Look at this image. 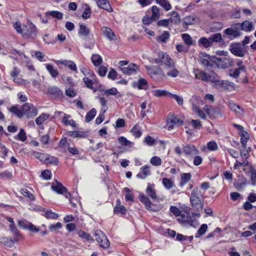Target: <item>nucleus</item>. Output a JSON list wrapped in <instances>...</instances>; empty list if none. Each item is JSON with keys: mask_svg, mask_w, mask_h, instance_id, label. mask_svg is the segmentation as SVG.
Masks as SVG:
<instances>
[{"mask_svg": "<svg viewBox=\"0 0 256 256\" xmlns=\"http://www.w3.org/2000/svg\"><path fill=\"white\" fill-rule=\"evenodd\" d=\"M195 78L196 79L200 80L204 82H211L215 85L222 84L223 82L219 80V76L214 72H210V74L204 72L203 70H200L197 69L194 71Z\"/></svg>", "mask_w": 256, "mask_h": 256, "instance_id": "nucleus-1", "label": "nucleus"}, {"mask_svg": "<svg viewBox=\"0 0 256 256\" xmlns=\"http://www.w3.org/2000/svg\"><path fill=\"white\" fill-rule=\"evenodd\" d=\"M201 197L200 190L198 188H194L192 190L190 197L192 206L197 208H202L203 207V202Z\"/></svg>", "mask_w": 256, "mask_h": 256, "instance_id": "nucleus-2", "label": "nucleus"}, {"mask_svg": "<svg viewBox=\"0 0 256 256\" xmlns=\"http://www.w3.org/2000/svg\"><path fill=\"white\" fill-rule=\"evenodd\" d=\"M204 110L206 112L210 118L216 119L218 118H222L224 112L220 107L213 108L208 105L204 106Z\"/></svg>", "mask_w": 256, "mask_h": 256, "instance_id": "nucleus-3", "label": "nucleus"}, {"mask_svg": "<svg viewBox=\"0 0 256 256\" xmlns=\"http://www.w3.org/2000/svg\"><path fill=\"white\" fill-rule=\"evenodd\" d=\"M229 50L234 56L238 57H243L246 52L244 46L240 43L232 42L230 45Z\"/></svg>", "mask_w": 256, "mask_h": 256, "instance_id": "nucleus-4", "label": "nucleus"}, {"mask_svg": "<svg viewBox=\"0 0 256 256\" xmlns=\"http://www.w3.org/2000/svg\"><path fill=\"white\" fill-rule=\"evenodd\" d=\"M239 23L232 25L230 28H227L224 31V34L226 35L230 40L238 38L241 34Z\"/></svg>", "mask_w": 256, "mask_h": 256, "instance_id": "nucleus-5", "label": "nucleus"}, {"mask_svg": "<svg viewBox=\"0 0 256 256\" xmlns=\"http://www.w3.org/2000/svg\"><path fill=\"white\" fill-rule=\"evenodd\" d=\"M96 240L100 247L107 248L110 246V243L106 236L100 230H96L94 233Z\"/></svg>", "mask_w": 256, "mask_h": 256, "instance_id": "nucleus-6", "label": "nucleus"}, {"mask_svg": "<svg viewBox=\"0 0 256 256\" xmlns=\"http://www.w3.org/2000/svg\"><path fill=\"white\" fill-rule=\"evenodd\" d=\"M51 188L56 192L63 194L66 198H68L70 200V193L68 192L67 188L62 183L56 181V182L52 184Z\"/></svg>", "mask_w": 256, "mask_h": 256, "instance_id": "nucleus-7", "label": "nucleus"}, {"mask_svg": "<svg viewBox=\"0 0 256 256\" xmlns=\"http://www.w3.org/2000/svg\"><path fill=\"white\" fill-rule=\"evenodd\" d=\"M158 56L161 58V65H164L166 70L170 69L174 66L173 60L166 52H160Z\"/></svg>", "mask_w": 256, "mask_h": 256, "instance_id": "nucleus-8", "label": "nucleus"}, {"mask_svg": "<svg viewBox=\"0 0 256 256\" xmlns=\"http://www.w3.org/2000/svg\"><path fill=\"white\" fill-rule=\"evenodd\" d=\"M23 116L25 115L28 118L36 116L38 114V109L34 105L30 103H26L22 106Z\"/></svg>", "mask_w": 256, "mask_h": 256, "instance_id": "nucleus-9", "label": "nucleus"}, {"mask_svg": "<svg viewBox=\"0 0 256 256\" xmlns=\"http://www.w3.org/2000/svg\"><path fill=\"white\" fill-rule=\"evenodd\" d=\"M215 63L218 68H226L233 66L234 60L230 57L216 58Z\"/></svg>", "mask_w": 256, "mask_h": 256, "instance_id": "nucleus-10", "label": "nucleus"}, {"mask_svg": "<svg viewBox=\"0 0 256 256\" xmlns=\"http://www.w3.org/2000/svg\"><path fill=\"white\" fill-rule=\"evenodd\" d=\"M177 220L179 223L182 224L185 226L188 225L189 226L196 228V226L194 224V220H193L192 217L188 212L182 214L180 217L177 219Z\"/></svg>", "mask_w": 256, "mask_h": 256, "instance_id": "nucleus-11", "label": "nucleus"}, {"mask_svg": "<svg viewBox=\"0 0 256 256\" xmlns=\"http://www.w3.org/2000/svg\"><path fill=\"white\" fill-rule=\"evenodd\" d=\"M36 26L32 23L24 26H23V32L22 36L26 38H34L36 36Z\"/></svg>", "mask_w": 256, "mask_h": 256, "instance_id": "nucleus-12", "label": "nucleus"}, {"mask_svg": "<svg viewBox=\"0 0 256 256\" xmlns=\"http://www.w3.org/2000/svg\"><path fill=\"white\" fill-rule=\"evenodd\" d=\"M83 81L86 86L91 90H94L93 84L96 82L95 75L92 72L88 71L86 74H84Z\"/></svg>", "mask_w": 256, "mask_h": 256, "instance_id": "nucleus-13", "label": "nucleus"}, {"mask_svg": "<svg viewBox=\"0 0 256 256\" xmlns=\"http://www.w3.org/2000/svg\"><path fill=\"white\" fill-rule=\"evenodd\" d=\"M184 154L188 158H192L198 154V150L192 144H186L182 148Z\"/></svg>", "mask_w": 256, "mask_h": 256, "instance_id": "nucleus-14", "label": "nucleus"}, {"mask_svg": "<svg viewBox=\"0 0 256 256\" xmlns=\"http://www.w3.org/2000/svg\"><path fill=\"white\" fill-rule=\"evenodd\" d=\"M183 124V120L174 115L169 114L167 120V126L169 129L174 128V126H180Z\"/></svg>", "mask_w": 256, "mask_h": 256, "instance_id": "nucleus-15", "label": "nucleus"}, {"mask_svg": "<svg viewBox=\"0 0 256 256\" xmlns=\"http://www.w3.org/2000/svg\"><path fill=\"white\" fill-rule=\"evenodd\" d=\"M216 57H212L206 53L202 54L200 57V63L206 67L212 68L213 66L214 63L215 62Z\"/></svg>", "mask_w": 256, "mask_h": 256, "instance_id": "nucleus-16", "label": "nucleus"}, {"mask_svg": "<svg viewBox=\"0 0 256 256\" xmlns=\"http://www.w3.org/2000/svg\"><path fill=\"white\" fill-rule=\"evenodd\" d=\"M101 32L102 34L110 40L112 41L116 40V35L110 28L107 26H102L101 28Z\"/></svg>", "mask_w": 256, "mask_h": 256, "instance_id": "nucleus-17", "label": "nucleus"}, {"mask_svg": "<svg viewBox=\"0 0 256 256\" xmlns=\"http://www.w3.org/2000/svg\"><path fill=\"white\" fill-rule=\"evenodd\" d=\"M47 94H50L55 98H61L62 96V92L58 86H50L48 88Z\"/></svg>", "mask_w": 256, "mask_h": 256, "instance_id": "nucleus-18", "label": "nucleus"}, {"mask_svg": "<svg viewBox=\"0 0 256 256\" xmlns=\"http://www.w3.org/2000/svg\"><path fill=\"white\" fill-rule=\"evenodd\" d=\"M140 172L136 174V178L140 179H144L151 174L150 167L145 165L140 168Z\"/></svg>", "mask_w": 256, "mask_h": 256, "instance_id": "nucleus-19", "label": "nucleus"}, {"mask_svg": "<svg viewBox=\"0 0 256 256\" xmlns=\"http://www.w3.org/2000/svg\"><path fill=\"white\" fill-rule=\"evenodd\" d=\"M120 68L124 74L130 75L137 72L138 66L136 64L131 63L127 67Z\"/></svg>", "mask_w": 256, "mask_h": 256, "instance_id": "nucleus-20", "label": "nucleus"}, {"mask_svg": "<svg viewBox=\"0 0 256 256\" xmlns=\"http://www.w3.org/2000/svg\"><path fill=\"white\" fill-rule=\"evenodd\" d=\"M96 4L98 8L104 10L108 12L113 11V8L108 0H98L96 1Z\"/></svg>", "mask_w": 256, "mask_h": 256, "instance_id": "nucleus-21", "label": "nucleus"}, {"mask_svg": "<svg viewBox=\"0 0 256 256\" xmlns=\"http://www.w3.org/2000/svg\"><path fill=\"white\" fill-rule=\"evenodd\" d=\"M146 194L152 200L157 198L156 190H155V185L154 184H148L146 190Z\"/></svg>", "mask_w": 256, "mask_h": 256, "instance_id": "nucleus-22", "label": "nucleus"}, {"mask_svg": "<svg viewBox=\"0 0 256 256\" xmlns=\"http://www.w3.org/2000/svg\"><path fill=\"white\" fill-rule=\"evenodd\" d=\"M133 86H137L138 90H146L148 88V82L144 78H140L137 82H134Z\"/></svg>", "mask_w": 256, "mask_h": 256, "instance_id": "nucleus-23", "label": "nucleus"}, {"mask_svg": "<svg viewBox=\"0 0 256 256\" xmlns=\"http://www.w3.org/2000/svg\"><path fill=\"white\" fill-rule=\"evenodd\" d=\"M58 63H60L68 67L72 70L77 72V67L76 64L72 60H60L57 62Z\"/></svg>", "mask_w": 256, "mask_h": 256, "instance_id": "nucleus-24", "label": "nucleus"}, {"mask_svg": "<svg viewBox=\"0 0 256 256\" xmlns=\"http://www.w3.org/2000/svg\"><path fill=\"white\" fill-rule=\"evenodd\" d=\"M45 66L49 74L52 78H56L58 76L59 72L58 70V68H55L53 65L46 64H45Z\"/></svg>", "mask_w": 256, "mask_h": 256, "instance_id": "nucleus-25", "label": "nucleus"}, {"mask_svg": "<svg viewBox=\"0 0 256 256\" xmlns=\"http://www.w3.org/2000/svg\"><path fill=\"white\" fill-rule=\"evenodd\" d=\"M10 230L11 232L15 236L14 240L19 241L23 239L22 236L20 234L18 230L16 228L15 224H10Z\"/></svg>", "mask_w": 256, "mask_h": 256, "instance_id": "nucleus-26", "label": "nucleus"}, {"mask_svg": "<svg viewBox=\"0 0 256 256\" xmlns=\"http://www.w3.org/2000/svg\"><path fill=\"white\" fill-rule=\"evenodd\" d=\"M68 135L73 138H83L88 136L86 132L84 131H69Z\"/></svg>", "mask_w": 256, "mask_h": 256, "instance_id": "nucleus-27", "label": "nucleus"}, {"mask_svg": "<svg viewBox=\"0 0 256 256\" xmlns=\"http://www.w3.org/2000/svg\"><path fill=\"white\" fill-rule=\"evenodd\" d=\"M140 201L142 203L144 204V205L146 206V208L148 210H152V211H154L155 210L154 209H153L152 208V204L150 200L148 198V197H146V196H144L143 194L142 195H140Z\"/></svg>", "mask_w": 256, "mask_h": 256, "instance_id": "nucleus-28", "label": "nucleus"}, {"mask_svg": "<svg viewBox=\"0 0 256 256\" xmlns=\"http://www.w3.org/2000/svg\"><path fill=\"white\" fill-rule=\"evenodd\" d=\"M228 106L231 110L234 112L236 114H240L243 112V109L240 106L236 104L232 101H228Z\"/></svg>", "mask_w": 256, "mask_h": 256, "instance_id": "nucleus-29", "label": "nucleus"}, {"mask_svg": "<svg viewBox=\"0 0 256 256\" xmlns=\"http://www.w3.org/2000/svg\"><path fill=\"white\" fill-rule=\"evenodd\" d=\"M240 28L246 32H250L252 29V24L248 20H244L242 24H239Z\"/></svg>", "mask_w": 256, "mask_h": 256, "instance_id": "nucleus-30", "label": "nucleus"}, {"mask_svg": "<svg viewBox=\"0 0 256 256\" xmlns=\"http://www.w3.org/2000/svg\"><path fill=\"white\" fill-rule=\"evenodd\" d=\"M218 146L216 142L214 140L210 141L207 143L206 147H204L202 150L203 152H206V150L210 151H216L218 150Z\"/></svg>", "mask_w": 256, "mask_h": 256, "instance_id": "nucleus-31", "label": "nucleus"}, {"mask_svg": "<svg viewBox=\"0 0 256 256\" xmlns=\"http://www.w3.org/2000/svg\"><path fill=\"white\" fill-rule=\"evenodd\" d=\"M114 212L116 214H126V209L123 206L120 205V200H116V205L114 208Z\"/></svg>", "mask_w": 256, "mask_h": 256, "instance_id": "nucleus-32", "label": "nucleus"}, {"mask_svg": "<svg viewBox=\"0 0 256 256\" xmlns=\"http://www.w3.org/2000/svg\"><path fill=\"white\" fill-rule=\"evenodd\" d=\"M162 184L165 188L168 190L173 188L174 186V181L168 178H163L162 179Z\"/></svg>", "mask_w": 256, "mask_h": 256, "instance_id": "nucleus-33", "label": "nucleus"}, {"mask_svg": "<svg viewBox=\"0 0 256 256\" xmlns=\"http://www.w3.org/2000/svg\"><path fill=\"white\" fill-rule=\"evenodd\" d=\"M156 2L166 11L172 9V6L168 0H156Z\"/></svg>", "mask_w": 256, "mask_h": 256, "instance_id": "nucleus-34", "label": "nucleus"}, {"mask_svg": "<svg viewBox=\"0 0 256 256\" xmlns=\"http://www.w3.org/2000/svg\"><path fill=\"white\" fill-rule=\"evenodd\" d=\"M199 45H202L204 48H208L212 46V43L210 38H208L203 37L198 40Z\"/></svg>", "mask_w": 256, "mask_h": 256, "instance_id": "nucleus-35", "label": "nucleus"}, {"mask_svg": "<svg viewBox=\"0 0 256 256\" xmlns=\"http://www.w3.org/2000/svg\"><path fill=\"white\" fill-rule=\"evenodd\" d=\"M198 21V18L194 16H190L184 18V24L186 26L192 25Z\"/></svg>", "mask_w": 256, "mask_h": 256, "instance_id": "nucleus-36", "label": "nucleus"}, {"mask_svg": "<svg viewBox=\"0 0 256 256\" xmlns=\"http://www.w3.org/2000/svg\"><path fill=\"white\" fill-rule=\"evenodd\" d=\"M192 178V174L190 173H184L182 174L180 177V186H183L188 183Z\"/></svg>", "mask_w": 256, "mask_h": 256, "instance_id": "nucleus-37", "label": "nucleus"}, {"mask_svg": "<svg viewBox=\"0 0 256 256\" xmlns=\"http://www.w3.org/2000/svg\"><path fill=\"white\" fill-rule=\"evenodd\" d=\"M46 160L44 162L45 164L58 165L59 163L58 159L56 157L46 154Z\"/></svg>", "mask_w": 256, "mask_h": 256, "instance_id": "nucleus-38", "label": "nucleus"}, {"mask_svg": "<svg viewBox=\"0 0 256 256\" xmlns=\"http://www.w3.org/2000/svg\"><path fill=\"white\" fill-rule=\"evenodd\" d=\"M64 117L62 119V122L66 125V126H70L72 127H76V124L75 122V121L73 120H68V118L70 117V115H68L66 114H64Z\"/></svg>", "mask_w": 256, "mask_h": 256, "instance_id": "nucleus-39", "label": "nucleus"}, {"mask_svg": "<svg viewBox=\"0 0 256 256\" xmlns=\"http://www.w3.org/2000/svg\"><path fill=\"white\" fill-rule=\"evenodd\" d=\"M9 110L20 118L23 116V110L20 109L18 105L12 106L10 108Z\"/></svg>", "mask_w": 256, "mask_h": 256, "instance_id": "nucleus-40", "label": "nucleus"}, {"mask_svg": "<svg viewBox=\"0 0 256 256\" xmlns=\"http://www.w3.org/2000/svg\"><path fill=\"white\" fill-rule=\"evenodd\" d=\"M104 94L107 96H109L112 95V96H117V98H119L121 96L120 94L118 91L117 89L115 88H112L110 89L106 90L104 91Z\"/></svg>", "mask_w": 256, "mask_h": 256, "instance_id": "nucleus-41", "label": "nucleus"}, {"mask_svg": "<svg viewBox=\"0 0 256 256\" xmlns=\"http://www.w3.org/2000/svg\"><path fill=\"white\" fill-rule=\"evenodd\" d=\"M18 242V241H15L14 238L12 240L8 239V238L5 237L0 238V242L8 247H12L14 242Z\"/></svg>", "mask_w": 256, "mask_h": 256, "instance_id": "nucleus-42", "label": "nucleus"}, {"mask_svg": "<svg viewBox=\"0 0 256 256\" xmlns=\"http://www.w3.org/2000/svg\"><path fill=\"white\" fill-rule=\"evenodd\" d=\"M190 102L192 104V110L199 108V102L200 101L202 102V101L200 100L199 96H194L190 100Z\"/></svg>", "mask_w": 256, "mask_h": 256, "instance_id": "nucleus-43", "label": "nucleus"}, {"mask_svg": "<svg viewBox=\"0 0 256 256\" xmlns=\"http://www.w3.org/2000/svg\"><path fill=\"white\" fill-rule=\"evenodd\" d=\"M154 96L156 97H161L163 96H169L170 92L164 90H156L152 91Z\"/></svg>", "mask_w": 256, "mask_h": 256, "instance_id": "nucleus-44", "label": "nucleus"}, {"mask_svg": "<svg viewBox=\"0 0 256 256\" xmlns=\"http://www.w3.org/2000/svg\"><path fill=\"white\" fill-rule=\"evenodd\" d=\"M90 33V30L84 24H80L79 26L78 34L84 36H88Z\"/></svg>", "mask_w": 256, "mask_h": 256, "instance_id": "nucleus-45", "label": "nucleus"}, {"mask_svg": "<svg viewBox=\"0 0 256 256\" xmlns=\"http://www.w3.org/2000/svg\"><path fill=\"white\" fill-rule=\"evenodd\" d=\"M170 33L164 31V33L156 38V41L160 42H166L170 38Z\"/></svg>", "mask_w": 256, "mask_h": 256, "instance_id": "nucleus-46", "label": "nucleus"}, {"mask_svg": "<svg viewBox=\"0 0 256 256\" xmlns=\"http://www.w3.org/2000/svg\"><path fill=\"white\" fill-rule=\"evenodd\" d=\"M168 19L170 22L175 24H178L180 22V16L176 11L172 12L170 17Z\"/></svg>", "mask_w": 256, "mask_h": 256, "instance_id": "nucleus-47", "label": "nucleus"}, {"mask_svg": "<svg viewBox=\"0 0 256 256\" xmlns=\"http://www.w3.org/2000/svg\"><path fill=\"white\" fill-rule=\"evenodd\" d=\"M208 230V226L206 224H202L198 228L197 232L195 234V238H198L204 235Z\"/></svg>", "mask_w": 256, "mask_h": 256, "instance_id": "nucleus-48", "label": "nucleus"}, {"mask_svg": "<svg viewBox=\"0 0 256 256\" xmlns=\"http://www.w3.org/2000/svg\"><path fill=\"white\" fill-rule=\"evenodd\" d=\"M78 234L80 237L90 242H92L94 241V240L90 235L83 230H79Z\"/></svg>", "mask_w": 256, "mask_h": 256, "instance_id": "nucleus-49", "label": "nucleus"}, {"mask_svg": "<svg viewBox=\"0 0 256 256\" xmlns=\"http://www.w3.org/2000/svg\"><path fill=\"white\" fill-rule=\"evenodd\" d=\"M92 62L94 66H100L102 61V58L98 54H92L91 58Z\"/></svg>", "mask_w": 256, "mask_h": 256, "instance_id": "nucleus-50", "label": "nucleus"}, {"mask_svg": "<svg viewBox=\"0 0 256 256\" xmlns=\"http://www.w3.org/2000/svg\"><path fill=\"white\" fill-rule=\"evenodd\" d=\"M49 114L43 113L36 119V123L37 125H41L45 120L49 118Z\"/></svg>", "mask_w": 256, "mask_h": 256, "instance_id": "nucleus-51", "label": "nucleus"}, {"mask_svg": "<svg viewBox=\"0 0 256 256\" xmlns=\"http://www.w3.org/2000/svg\"><path fill=\"white\" fill-rule=\"evenodd\" d=\"M21 194L25 197H26L30 200L34 201V196L26 188H22L20 190Z\"/></svg>", "mask_w": 256, "mask_h": 256, "instance_id": "nucleus-52", "label": "nucleus"}, {"mask_svg": "<svg viewBox=\"0 0 256 256\" xmlns=\"http://www.w3.org/2000/svg\"><path fill=\"white\" fill-rule=\"evenodd\" d=\"M96 109L92 108L90 111H89L86 116V122H87L91 121L96 116Z\"/></svg>", "mask_w": 256, "mask_h": 256, "instance_id": "nucleus-53", "label": "nucleus"}, {"mask_svg": "<svg viewBox=\"0 0 256 256\" xmlns=\"http://www.w3.org/2000/svg\"><path fill=\"white\" fill-rule=\"evenodd\" d=\"M152 15V17L153 20H158L160 16V10L159 8L156 6H154L151 8Z\"/></svg>", "mask_w": 256, "mask_h": 256, "instance_id": "nucleus-54", "label": "nucleus"}, {"mask_svg": "<svg viewBox=\"0 0 256 256\" xmlns=\"http://www.w3.org/2000/svg\"><path fill=\"white\" fill-rule=\"evenodd\" d=\"M118 142L123 146H132L134 144L130 141L128 140L126 138L123 136L118 138Z\"/></svg>", "mask_w": 256, "mask_h": 256, "instance_id": "nucleus-55", "label": "nucleus"}, {"mask_svg": "<svg viewBox=\"0 0 256 256\" xmlns=\"http://www.w3.org/2000/svg\"><path fill=\"white\" fill-rule=\"evenodd\" d=\"M130 132L132 135L136 138H139L141 136L142 134L139 128V126L138 124H136L130 130Z\"/></svg>", "mask_w": 256, "mask_h": 256, "instance_id": "nucleus-56", "label": "nucleus"}, {"mask_svg": "<svg viewBox=\"0 0 256 256\" xmlns=\"http://www.w3.org/2000/svg\"><path fill=\"white\" fill-rule=\"evenodd\" d=\"M46 14H49L52 17L56 18L58 20H62L63 18V14L59 11L52 10L46 13Z\"/></svg>", "mask_w": 256, "mask_h": 256, "instance_id": "nucleus-57", "label": "nucleus"}, {"mask_svg": "<svg viewBox=\"0 0 256 256\" xmlns=\"http://www.w3.org/2000/svg\"><path fill=\"white\" fill-rule=\"evenodd\" d=\"M44 216L47 218H50L53 220H56L58 218V214L52 210H48L45 212Z\"/></svg>", "mask_w": 256, "mask_h": 256, "instance_id": "nucleus-58", "label": "nucleus"}, {"mask_svg": "<svg viewBox=\"0 0 256 256\" xmlns=\"http://www.w3.org/2000/svg\"><path fill=\"white\" fill-rule=\"evenodd\" d=\"M150 162L152 165L158 166L161 165L162 160L159 156H154L151 158Z\"/></svg>", "mask_w": 256, "mask_h": 256, "instance_id": "nucleus-59", "label": "nucleus"}, {"mask_svg": "<svg viewBox=\"0 0 256 256\" xmlns=\"http://www.w3.org/2000/svg\"><path fill=\"white\" fill-rule=\"evenodd\" d=\"M182 38L186 44L189 46L192 44V38L188 34H184L182 35Z\"/></svg>", "mask_w": 256, "mask_h": 256, "instance_id": "nucleus-60", "label": "nucleus"}, {"mask_svg": "<svg viewBox=\"0 0 256 256\" xmlns=\"http://www.w3.org/2000/svg\"><path fill=\"white\" fill-rule=\"evenodd\" d=\"M62 80L63 82L65 84H66L70 86H73L74 82H72V78L66 75L63 74L61 76Z\"/></svg>", "mask_w": 256, "mask_h": 256, "instance_id": "nucleus-61", "label": "nucleus"}, {"mask_svg": "<svg viewBox=\"0 0 256 256\" xmlns=\"http://www.w3.org/2000/svg\"><path fill=\"white\" fill-rule=\"evenodd\" d=\"M210 38L212 44L214 42H218L222 40V35L220 33L213 34L210 37Z\"/></svg>", "mask_w": 256, "mask_h": 256, "instance_id": "nucleus-62", "label": "nucleus"}, {"mask_svg": "<svg viewBox=\"0 0 256 256\" xmlns=\"http://www.w3.org/2000/svg\"><path fill=\"white\" fill-rule=\"evenodd\" d=\"M167 70L168 72L166 74L169 76L176 78L179 74V72L176 68H174V66L172 68H171L170 69H169Z\"/></svg>", "mask_w": 256, "mask_h": 256, "instance_id": "nucleus-63", "label": "nucleus"}, {"mask_svg": "<svg viewBox=\"0 0 256 256\" xmlns=\"http://www.w3.org/2000/svg\"><path fill=\"white\" fill-rule=\"evenodd\" d=\"M250 171L251 172L250 179L252 184L256 186V170L254 169L253 166H250Z\"/></svg>", "mask_w": 256, "mask_h": 256, "instance_id": "nucleus-64", "label": "nucleus"}]
</instances>
